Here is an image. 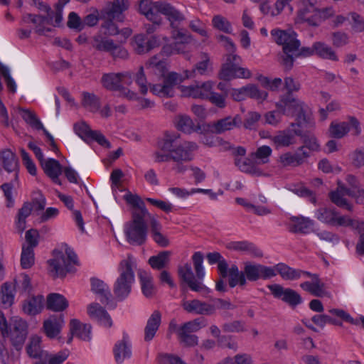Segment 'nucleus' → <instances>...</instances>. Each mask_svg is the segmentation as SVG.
<instances>
[{"label": "nucleus", "instance_id": "obj_54", "mask_svg": "<svg viewBox=\"0 0 364 364\" xmlns=\"http://www.w3.org/2000/svg\"><path fill=\"white\" fill-rule=\"evenodd\" d=\"M35 262L34 251L30 248H26L25 244L22 246L21 255V266L23 269H29Z\"/></svg>", "mask_w": 364, "mask_h": 364}, {"label": "nucleus", "instance_id": "obj_26", "mask_svg": "<svg viewBox=\"0 0 364 364\" xmlns=\"http://www.w3.org/2000/svg\"><path fill=\"white\" fill-rule=\"evenodd\" d=\"M274 277L279 274L284 280H296L304 276H309L310 274L299 269H293L284 263H279L273 266Z\"/></svg>", "mask_w": 364, "mask_h": 364}, {"label": "nucleus", "instance_id": "obj_46", "mask_svg": "<svg viewBox=\"0 0 364 364\" xmlns=\"http://www.w3.org/2000/svg\"><path fill=\"white\" fill-rule=\"evenodd\" d=\"M53 13L47 14L46 16L27 14L23 16V21L28 23L30 21L36 26V28L41 27L43 24H53Z\"/></svg>", "mask_w": 364, "mask_h": 364}, {"label": "nucleus", "instance_id": "obj_58", "mask_svg": "<svg viewBox=\"0 0 364 364\" xmlns=\"http://www.w3.org/2000/svg\"><path fill=\"white\" fill-rule=\"evenodd\" d=\"M114 41L112 39L104 40L100 36L93 37L92 46L99 51L108 52L112 49Z\"/></svg>", "mask_w": 364, "mask_h": 364}, {"label": "nucleus", "instance_id": "obj_45", "mask_svg": "<svg viewBox=\"0 0 364 364\" xmlns=\"http://www.w3.org/2000/svg\"><path fill=\"white\" fill-rule=\"evenodd\" d=\"M315 55L331 60H338V57L331 47L322 42L314 43Z\"/></svg>", "mask_w": 364, "mask_h": 364}, {"label": "nucleus", "instance_id": "obj_44", "mask_svg": "<svg viewBox=\"0 0 364 364\" xmlns=\"http://www.w3.org/2000/svg\"><path fill=\"white\" fill-rule=\"evenodd\" d=\"M291 0H277L274 7H271L268 1H264L260 5V10L264 14L277 16L279 14L284 8L289 4Z\"/></svg>", "mask_w": 364, "mask_h": 364}, {"label": "nucleus", "instance_id": "obj_4", "mask_svg": "<svg viewBox=\"0 0 364 364\" xmlns=\"http://www.w3.org/2000/svg\"><path fill=\"white\" fill-rule=\"evenodd\" d=\"M271 34L274 41L282 46L284 56L282 63L288 68L293 65V56L299 47L300 43L296 38V34L292 29H273Z\"/></svg>", "mask_w": 364, "mask_h": 364}, {"label": "nucleus", "instance_id": "obj_48", "mask_svg": "<svg viewBox=\"0 0 364 364\" xmlns=\"http://www.w3.org/2000/svg\"><path fill=\"white\" fill-rule=\"evenodd\" d=\"M18 112L23 120L31 127L35 128L37 130L43 129L42 123L33 112L21 107L18 108Z\"/></svg>", "mask_w": 364, "mask_h": 364}, {"label": "nucleus", "instance_id": "obj_63", "mask_svg": "<svg viewBox=\"0 0 364 364\" xmlns=\"http://www.w3.org/2000/svg\"><path fill=\"white\" fill-rule=\"evenodd\" d=\"M178 336L181 343L186 347H193L198 345V338L193 333L178 331Z\"/></svg>", "mask_w": 364, "mask_h": 364}, {"label": "nucleus", "instance_id": "obj_23", "mask_svg": "<svg viewBox=\"0 0 364 364\" xmlns=\"http://www.w3.org/2000/svg\"><path fill=\"white\" fill-rule=\"evenodd\" d=\"M0 161L7 172H15L14 180L18 179V159L16 154L10 149H4L0 152Z\"/></svg>", "mask_w": 364, "mask_h": 364}, {"label": "nucleus", "instance_id": "obj_62", "mask_svg": "<svg viewBox=\"0 0 364 364\" xmlns=\"http://www.w3.org/2000/svg\"><path fill=\"white\" fill-rule=\"evenodd\" d=\"M213 26L226 33H231L232 27L231 23L228 21L227 18L218 15L215 16L213 18Z\"/></svg>", "mask_w": 364, "mask_h": 364}, {"label": "nucleus", "instance_id": "obj_2", "mask_svg": "<svg viewBox=\"0 0 364 364\" xmlns=\"http://www.w3.org/2000/svg\"><path fill=\"white\" fill-rule=\"evenodd\" d=\"M129 4L127 0H113L108 1L101 9V20L104 22L101 27L105 30L104 33L107 36H115L119 33V31L114 21L123 22L124 15L123 13L129 9Z\"/></svg>", "mask_w": 364, "mask_h": 364}, {"label": "nucleus", "instance_id": "obj_9", "mask_svg": "<svg viewBox=\"0 0 364 364\" xmlns=\"http://www.w3.org/2000/svg\"><path fill=\"white\" fill-rule=\"evenodd\" d=\"M315 217L321 223L333 226L348 227L358 224L362 230H364V223L353 220L347 216L339 215L335 210L322 208L315 212Z\"/></svg>", "mask_w": 364, "mask_h": 364}, {"label": "nucleus", "instance_id": "obj_40", "mask_svg": "<svg viewBox=\"0 0 364 364\" xmlns=\"http://www.w3.org/2000/svg\"><path fill=\"white\" fill-rule=\"evenodd\" d=\"M92 290L100 296V301L102 304H108L111 297V293L107 284L103 281L92 278L91 279Z\"/></svg>", "mask_w": 364, "mask_h": 364}, {"label": "nucleus", "instance_id": "obj_34", "mask_svg": "<svg viewBox=\"0 0 364 364\" xmlns=\"http://www.w3.org/2000/svg\"><path fill=\"white\" fill-rule=\"evenodd\" d=\"M16 284V280L14 279V282H5L1 287V303L5 309L11 307L14 304Z\"/></svg>", "mask_w": 364, "mask_h": 364}, {"label": "nucleus", "instance_id": "obj_14", "mask_svg": "<svg viewBox=\"0 0 364 364\" xmlns=\"http://www.w3.org/2000/svg\"><path fill=\"white\" fill-rule=\"evenodd\" d=\"M164 77L163 85H149L151 92L161 97H173L174 96V87L180 84L185 77L175 72L169 73Z\"/></svg>", "mask_w": 364, "mask_h": 364}, {"label": "nucleus", "instance_id": "obj_15", "mask_svg": "<svg viewBox=\"0 0 364 364\" xmlns=\"http://www.w3.org/2000/svg\"><path fill=\"white\" fill-rule=\"evenodd\" d=\"M256 79L258 84L252 85V99H255L258 102L266 100L267 89L277 90L282 85V80L280 78H275L270 81L266 77L258 75Z\"/></svg>", "mask_w": 364, "mask_h": 364}, {"label": "nucleus", "instance_id": "obj_27", "mask_svg": "<svg viewBox=\"0 0 364 364\" xmlns=\"http://www.w3.org/2000/svg\"><path fill=\"white\" fill-rule=\"evenodd\" d=\"M41 166L46 174L53 182L61 185L59 176L62 173L63 166L60 162L54 159H46L41 164Z\"/></svg>", "mask_w": 364, "mask_h": 364}, {"label": "nucleus", "instance_id": "obj_59", "mask_svg": "<svg viewBox=\"0 0 364 364\" xmlns=\"http://www.w3.org/2000/svg\"><path fill=\"white\" fill-rule=\"evenodd\" d=\"M74 130L75 133L85 141H90V138L94 132L85 122L75 124Z\"/></svg>", "mask_w": 364, "mask_h": 364}, {"label": "nucleus", "instance_id": "obj_33", "mask_svg": "<svg viewBox=\"0 0 364 364\" xmlns=\"http://www.w3.org/2000/svg\"><path fill=\"white\" fill-rule=\"evenodd\" d=\"M161 321V314L159 311H154L147 321L144 328V340L149 342L153 339L158 331Z\"/></svg>", "mask_w": 364, "mask_h": 364}, {"label": "nucleus", "instance_id": "obj_38", "mask_svg": "<svg viewBox=\"0 0 364 364\" xmlns=\"http://www.w3.org/2000/svg\"><path fill=\"white\" fill-rule=\"evenodd\" d=\"M328 312L336 318L343 323L348 322L353 325L362 324L364 328V316H360L356 318H353L348 312L341 309L333 308L329 309Z\"/></svg>", "mask_w": 364, "mask_h": 364}, {"label": "nucleus", "instance_id": "obj_18", "mask_svg": "<svg viewBox=\"0 0 364 364\" xmlns=\"http://www.w3.org/2000/svg\"><path fill=\"white\" fill-rule=\"evenodd\" d=\"M178 273L180 278L188 284L191 290L197 292H204L205 294H208L210 291L199 279L195 278L190 264L186 263L183 266L179 267Z\"/></svg>", "mask_w": 364, "mask_h": 364}, {"label": "nucleus", "instance_id": "obj_8", "mask_svg": "<svg viewBox=\"0 0 364 364\" xmlns=\"http://www.w3.org/2000/svg\"><path fill=\"white\" fill-rule=\"evenodd\" d=\"M347 181L351 188H357L358 181L355 177L348 176ZM354 192L355 190H346L343 184L338 183L337 190L331 193V199L338 206L350 210L351 208V205L348 203L350 198L355 197L358 203H364V191H360L358 190V196H355Z\"/></svg>", "mask_w": 364, "mask_h": 364}, {"label": "nucleus", "instance_id": "obj_20", "mask_svg": "<svg viewBox=\"0 0 364 364\" xmlns=\"http://www.w3.org/2000/svg\"><path fill=\"white\" fill-rule=\"evenodd\" d=\"M185 311L198 315L210 316L215 313V306L198 299L185 301L182 304Z\"/></svg>", "mask_w": 364, "mask_h": 364}, {"label": "nucleus", "instance_id": "obj_22", "mask_svg": "<svg viewBox=\"0 0 364 364\" xmlns=\"http://www.w3.org/2000/svg\"><path fill=\"white\" fill-rule=\"evenodd\" d=\"M300 287L315 296L328 298L331 296V293L327 290L326 284L316 275L312 277L311 281L301 283Z\"/></svg>", "mask_w": 364, "mask_h": 364}, {"label": "nucleus", "instance_id": "obj_42", "mask_svg": "<svg viewBox=\"0 0 364 364\" xmlns=\"http://www.w3.org/2000/svg\"><path fill=\"white\" fill-rule=\"evenodd\" d=\"M171 255L170 251H161L158 255L150 257L148 263L153 269H163L169 264Z\"/></svg>", "mask_w": 364, "mask_h": 364}, {"label": "nucleus", "instance_id": "obj_10", "mask_svg": "<svg viewBox=\"0 0 364 364\" xmlns=\"http://www.w3.org/2000/svg\"><path fill=\"white\" fill-rule=\"evenodd\" d=\"M225 63L223 64L219 73L221 80L229 81L235 77L248 78L250 72L239 66L240 57L237 55H226Z\"/></svg>", "mask_w": 364, "mask_h": 364}, {"label": "nucleus", "instance_id": "obj_60", "mask_svg": "<svg viewBox=\"0 0 364 364\" xmlns=\"http://www.w3.org/2000/svg\"><path fill=\"white\" fill-rule=\"evenodd\" d=\"M192 260L194 265L196 277L198 279L201 280L205 275L203 267V255L200 252H196L193 255Z\"/></svg>", "mask_w": 364, "mask_h": 364}, {"label": "nucleus", "instance_id": "obj_52", "mask_svg": "<svg viewBox=\"0 0 364 364\" xmlns=\"http://www.w3.org/2000/svg\"><path fill=\"white\" fill-rule=\"evenodd\" d=\"M41 338L38 336L31 337L29 344L26 348L28 355L33 358L42 357L43 351L41 348Z\"/></svg>", "mask_w": 364, "mask_h": 364}, {"label": "nucleus", "instance_id": "obj_19", "mask_svg": "<svg viewBox=\"0 0 364 364\" xmlns=\"http://www.w3.org/2000/svg\"><path fill=\"white\" fill-rule=\"evenodd\" d=\"M301 133L300 124H291L287 129L277 133L272 138V141L277 147L289 146L296 142V136Z\"/></svg>", "mask_w": 364, "mask_h": 364}, {"label": "nucleus", "instance_id": "obj_21", "mask_svg": "<svg viewBox=\"0 0 364 364\" xmlns=\"http://www.w3.org/2000/svg\"><path fill=\"white\" fill-rule=\"evenodd\" d=\"M198 146L194 142L185 141L176 149L170 153L171 160L176 163L188 162L193 159L192 151L196 150Z\"/></svg>", "mask_w": 364, "mask_h": 364}, {"label": "nucleus", "instance_id": "obj_35", "mask_svg": "<svg viewBox=\"0 0 364 364\" xmlns=\"http://www.w3.org/2000/svg\"><path fill=\"white\" fill-rule=\"evenodd\" d=\"M211 90L212 83L210 82H196L186 87L188 95L193 98L205 99Z\"/></svg>", "mask_w": 364, "mask_h": 364}, {"label": "nucleus", "instance_id": "obj_25", "mask_svg": "<svg viewBox=\"0 0 364 364\" xmlns=\"http://www.w3.org/2000/svg\"><path fill=\"white\" fill-rule=\"evenodd\" d=\"M314 225L312 220L303 216H291L288 220V225L294 232L309 233L313 230Z\"/></svg>", "mask_w": 364, "mask_h": 364}, {"label": "nucleus", "instance_id": "obj_16", "mask_svg": "<svg viewBox=\"0 0 364 364\" xmlns=\"http://www.w3.org/2000/svg\"><path fill=\"white\" fill-rule=\"evenodd\" d=\"M242 123L239 115L234 117L228 116L210 123L203 124V132L205 134L212 133L220 134L227 131H230L236 127H239Z\"/></svg>", "mask_w": 364, "mask_h": 364}, {"label": "nucleus", "instance_id": "obj_5", "mask_svg": "<svg viewBox=\"0 0 364 364\" xmlns=\"http://www.w3.org/2000/svg\"><path fill=\"white\" fill-rule=\"evenodd\" d=\"M65 254L66 257L62 252L54 250V258L48 261L50 267L49 272L53 279L57 277L63 278L67 273L74 272L75 271L72 264H77L76 254L69 247L66 248Z\"/></svg>", "mask_w": 364, "mask_h": 364}, {"label": "nucleus", "instance_id": "obj_55", "mask_svg": "<svg viewBox=\"0 0 364 364\" xmlns=\"http://www.w3.org/2000/svg\"><path fill=\"white\" fill-rule=\"evenodd\" d=\"M311 321L316 326L321 328H323L328 323L341 326L340 321L333 318V317L326 314H316L311 318Z\"/></svg>", "mask_w": 364, "mask_h": 364}, {"label": "nucleus", "instance_id": "obj_31", "mask_svg": "<svg viewBox=\"0 0 364 364\" xmlns=\"http://www.w3.org/2000/svg\"><path fill=\"white\" fill-rule=\"evenodd\" d=\"M163 3L164 1L141 0L139 4V11L148 20H155L158 16H160L159 14V9L157 6Z\"/></svg>", "mask_w": 364, "mask_h": 364}, {"label": "nucleus", "instance_id": "obj_24", "mask_svg": "<svg viewBox=\"0 0 364 364\" xmlns=\"http://www.w3.org/2000/svg\"><path fill=\"white\" fill-rule=\"evenodd\" d=\"M63 314L50 316L43 322V329L46 335L50 338H55L64 325Z\"/></svg>", "mask_w": 364, "mask_h": 364}, {"label": "nucleus", "instance_id": "obj_36", "mask_svg": "<svg viewBox=\"0 0 364 364\" xmlns=\"http://www.w3.org/2000/svg\"><path fill=\"white\" fill-rule=\"evenodd\" d=\"M44 298L42 295L33 296L24 301L23 311L29 316H35L39 314L43 306Z\"/></svg>", "mask_w": 364, "mask_h": 364}, {"label": "nucleus", "instance_id": "obj_53", "mask_svg": "<svg viewBox=\"0 0 364 364\" xmlns=\"http://www.w3.org/2000/svg\"><path fill=\"white\" fill-rule=\"evenodd\" d=\"M200 59L201 60L196 64L195 68L192 70L186 71V78L194 77L196 72L200 75H203L206 72L210 62L209 56L206 53H202L200 54Z\"/></svg>", "mask_w": 364, "mask_h": 364}, {"label": "nucleus", "instance_id": "obj_43", "mask_svg": "<svg viewBox=\"0 0 364 364\" xmlns=\"http://www.w3.org/2000/svg\"><path fill=\"white\" fill-rule=\"evenodd\" d=\"M274 277L272 267L252 264V280L269 279Z\"/></svg>", "mask_w": 364, "mask_h": 364}, {"label": "nucleus", "instance_id": "obj_7", "mask_svg": "<svg viewBox=\"0 0 364 364\" xmlns=\"http://www.w3.org/2000/svg\"><path fill=\"white\" fill-rule=\"evenodd\" d=\"M332 8L319 9L313 0L304 1L299 8L296 23L306 22L310 26H318L322 21L333 14Z\"/></svg>", "mask_w": 364, "mask_h": 364}, {"label": "nucleus", "instance_id": "obj_37", "mask_svg": "<svg viewBox=\"0 0 364 364\" xmlns=\"http://www.w3.org/2000/svg\"><path fill=\"white\" fill-rule=\"evenodd\" d=\"M68 306V301L62 294L51 293L48 295L46 307L53 311H63Z\"/></svg>", "mask_w": 364, "mask_h": 364}, {"label": "nucleus", "instance_id": "obj_30", "mask_svg": "<svg viewBox=\"0 0 364 364\" xmlns=\"http://www.w3.org/2000/svg\"><path fill=\"white\" fill-rule=\"evenodd\" d=\"M246 149L242 146L233 147L232 155L234 157V164L240 171L250 173V159L246 157Z\"/></svg>", "mask_w": 364, "mask_h": 364}, {"label": "nucleus", "instance_id": "obj_64", "mask_svg": "<svg viewBox=\"0 0 364 364\" xmlns=\"http://www.w3.org/2000/svg\"><path fill=\"white\" fill-rule=\"evenodd\" d=\"M222 328L226 333H239L247 331L245 323L242 321L225 323L223 325Z\"/></svg>", "mask_w": 364, "mask_h": 364}, {"label": "nucleus", "instance_id": "obj_29", "mask_svg": "<svg viewBox=\"0 0 364 364\" xmlns=\"http://www.w3.org/2000/svg\"><path fill=\"white\" fill-rule=\"evenodd\" d=\"M90 316L105 327H111L112 321L106 310L97 303L91 304L88 307Z\"/></svg>", "mask_w": 364, "mask_h": 364}, {"label": "nucleus", "instance_id": "obj_6", "mask_svg": "<svg viewBox=\"0 0 364 364\" xmlns=\"http://www.w3.org/2000/svg\"><path fill=\"white\" fill-rule=\"evenodd\" d=\"M119 271L120 274L114 284L113 291L118 299L122 300L131 292L132 284L134 281L133 262L131 256H128L127 259L120 262Z\"/></svg>", "mask_w": 364, "mask_h": 364}, {"label": "nucleus", "instance_id": "obj_17", "mask_svg": "<svg viewBox=\"0 0 364 364\" xmlns=\"http://www.w3.org/2000/svg\"><path fill=\"white\" fill-rule=\"evenodd\" d=\"M267 288L274 297L281 299L291 306H296L303 302L301 296L291 289L284 288L278 284H269Z\"/></svg>", "mask_w": 364, "mask_h": 364}, {"label": "nucleus", "instance_id": "obj_61", "mask_svg": "<svg viewBox=\"0 0 364 364\" xmlns=\"http://www.w3.org/2000/svg\"><path fill=\"white\" fill-rule=\"evenodd\" d=\"M279 162L284 166H296L301 164V159L299 158L296 152L291 153L288 151L280 156Z\"/></svg>", "mask_w": 364, "mask_h": 364}, {"label": "nucleus", "instance_id": "obj_41", "mask_svg": "<svg viewBox=\"0 0 364 364\" xmlns=\"http://www.w3.org/2000/svg\"><path fill=\"white\" fill-rule=\"evenodd\" d=\"M177 128L178 129L188 134L199 132L205 134V132H203V124L200 125L198 124L197 125H195L192 119L187 115H183L179 117L177 122Z\"/></svg>", "mask_w": 364, "mask_h": 364}, {"label": "nucleus", "instance_id": "obj_1", "mask_svg": "<svg viewBox=\"0 0 364 364\" xmlns=\"http://www.w3.org/2000/svg\"><path fill=\"white\" fill-rule=\"evenodd\" d=\"M124 199L131 206V220L125 225L124 233L129 244L142 245L148 233L147 218H151L144 202L136 194L129 192Z\"/></svg>", "mask_w": 364, "mask_h": 364}, {"label": "nucleus", "instance_id": "obj_11", "mask_svg": "<svg viewBox=\"0 0 364 364\" xmlns=\"http://www.w3.org/2000/svg\"><path fill=\"white\" fill-rule=\"evenodd\" d=\"M276 107L282 114L296 117L299 122L304 119L305 105L302 101L290 95L282 97L276 102Z\"/></svg>", "mask_w": 364, "mask_h": 364}, {"label": "nucleus", "instance_id": "obj_28", "mask_svg": "<svg viewBox=\"0 0 364 364\" xmlns=\"http://www.w3.org/2000/svg\"><path fill=\"white\" fill-rule=\"evenodd\" d=\"M70 331L71 336L68 339L70 343L75 335L83 341L90 340L91 326L90 324L81 323L77 319H72L70 322Z\"/></svg>", "mask_w": 364, "mask_h": 364}, {"label": "nucleus", "instance_id": "obj_57", "mask_svg": "<svg viewBox=\"0 0 364 364\" xmlns=\"http://www.w3.org/2000/svg\"><path fill=\"white\" fill-rule=\"evenodd\" d=\"M146 43V37L144 35L139 34L135 36L132 43L134 51L139 55L149 52L148 43Z\"/></svg>", "mask_w": 364, "mask_h": 364}, {"label": "nucleus", "instance_id": "obj_39", "mask_svg": "<svg viewBox=\"0 0 364 364\" xmlns=\"http://www.w3.org/2000/svg\"><path fill=\"white\" fill-rule=\"evenodd\" d=\"M113 352L115 360L118 363H122L125 358L131 356L132 350L126 337H124L122 341H118L114 345Z\"/></svg>", "mask_w": 364, "mask_h": 364}, {"label": "nucleus", "instance_id": "obj_47", "mask_svg": "<svg viewBox=\"0 0 364 364\" xmlns=\"http://www.w3.org/2000/svg\"><path fill=\"white\" fill-rule=\"evenodd\" d=\"M179 134H166L163 142L159 145L161 151L163 152L171 153L179 147L181 144L178 143Z\"/></svg>", "mask_w": 364, "mask_h": 364}, {"label": "nucleus", "instance_id": "obj_3", "mask_svg": "<svg viewBox=\"0 0 364 364\" xmlns=\"http://www.w3.org/2000/svg\"><path fill=\"white\" fill-rule=\"evenodd\" d=\"M157 6L159 9V13L164 15L169 21L171 37L180 43H190L191 36L186 29L181 26L182 23L186 20L184 14L164 1L163 4H160Z\"/></svg>", "mask_w": 364, "mask_h": 364}, {"label": "nucleus", "instance_id": "obj_12", "mask_svg": "<svg viewBox=\"0 0 364 364\" xmlns=\"http://www.w3.org/2000/svg\"><path fill=\"white\" fill-rule=\"evenodd\" d=\"M9 335L13 347L18 351L21 350L28 335V325L26 321L19 317L11 318Z\"/></svg>", "mask_w": 364, "mask_h": 364}, {"label": "nucleus", "instance_id": "obj_50", "mask_svg": "<svg viewBox=\"0 0 364 364\" xmlns=\"http://www.w3.org/2000/svg\"><path fill=\"white\" fill-rule=\"evenodd\" d=\"M139 277L140 279L143 294L146 297H151L154 294V287L152 283V278L146 272L139 270Z\"/></svg>", "mask_w": 364, "mask_h": 364}, {"label": "nucleus", "instance_id": "obj_32", "mask_svg": "<svg viewBox=\"0 0 364 364\" xmlns=\"http://www.w3.org/2000/svg\"><path fill=\"white\" fill-rule=\"evenodd\" d=\"M125 75L122 73L104 74L101 79L102 86L112 91L121 90Z\"/></svg>", "mask_w": 364, "mask_h": 364}, {"label": "nucleus", "instance_id": "obj_56", "mask_svg": "<svg viewBox=\"0 0 364 364\" xmlns=\"http://www.w3.org/2000/svg\"><path fill=\"white\" fill-rule=\"evenodd\" d=\"M204 319L203 318H196L183 323L178 330V331L193 333L199 331L203 326H205L203 323Z\"/></svg>", "mask_w": 364, "mask_h": 364}, {"label": "nucleus", "instance_id": "obj_49", "mask_svg": "<svg viewBox=\"0 0 364 364\" xmlns=\"http://www.w3.org/2000/svg\"><path fill=\"white\" fill-rule=\"evenodd\" d=\"M32 209V204L28 202H25L21 208L18 210L16 226L19 232H22L26 229V219L31 215Z\"/></svg>", "mask_w": 364, "mask_h": 364}, {"label": "nucleus", "instance_id": "obj_13", "mask_svg": "<svg viewBox=\"0 0 364 364\" xmlns=\"http://www.w3.org/2000/svg\"><path fill=\"white\" fill-rule=\"evenodd\" d=\"M350 131L354 135H358L361 133L359 121L353 117L346 122H332L328 129L331 136L336 139L343 138Z\"/></svg>", "mask_w": 364, "mask_h": 364}, {"label": "nucleus", "instance_id": "obj_51", "mask_svg": "<svg viewBox=\"0 0 364 364\" xmlns=\"http://www.w3.org/2000/svg\"><path fill=\"white\" fill-rule=\"evenodd\" d=\"M82 95V105L83 107L92 112H96L100 110V99L95 95L85 92Z\"/></svg>", "mask_w": 364, "mask_h": 364}]
</instances>
